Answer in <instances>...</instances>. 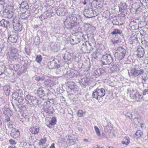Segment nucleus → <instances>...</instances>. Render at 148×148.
Instances as JSON below:
<instances>
[{
    "mask_svg": "<svg viewBox=\"0 0 148 148\" xmlns=\"http://www.w3.org/2000/svg\"><path fill=\"white\" fill-rule=\"evenodd\" d=\"M90 47V45L88 43V45L85 42L83 43L82 47V49L85 52L88 53L89 51V48Z\"/></svg>",
    "mask_w": 148,
    "mask_h": 148,
    "instance_id": "nucleus-17",
    "label": "nucleus"
},
{
    "mask_svg": "<svg viewBox=\"0 0 148 148\" xmlns=\"http://www.w3.org/2000/svg\"><path fill=\"white\" fill-rule=\"evenodd\" d=\"M71 43V45H73L74 44H77L79 42V41H77V39L76 38L74 39H72L70 40Z\"/></svg>",
    "mask_w": 148,
    "mask_h": 148,
    "instance_id": "nucleus-34",
    "label": "nucleus"
},
{
    "mask_svg": "<svg viewBox=\"0 0 148 148\" xmlns=\"http://www.w3.org/2000/svg\"><path fill=\"white\" fill-rule=\"evenodd\" d=\"M77 20L75 15L72 14L67 17L66 19L64 21V24L67 28H69L75 25Z\"/></svg>",
    "mask_w": 148,
    "mask_h": 148,
    "instance_id": "nucleus-2",
    "label": "nucleus"
},
{
    "mask_svg": "<svg viewBox=\"0 0 148 148\" xmlns=\"http://www.w3.org/2000/svg\"><path fill=\"white\" fill-rule=\"evenodd\" d=\"M59 11V10H57V13H58V11Z\"/></svg>",
    "mask_w": 148,
    "mask_h": 148,
    "instance_id": "nucleus-63",
    "label": "nucleus"
},
{
    "mask_svg": "<svg viewBox=\"0 0 148 148\" xmlns=\"http://www.w3.org/2000/svg\"><path fill=\"white\" fill-rule=\"evenodd\" d=\"M126 50L123 48L119 47L116 50L114 56L118 60H121L124 57L126 53Z\"/></svg>",
    "mask_w": 148,
    "mask_h": 148,
    "instance_id": "nucleus-4",
    "label": "nucleus"
},
{
    "mask_svg": "<svg viewBox=\"0 0 148 148\" xmlns=\"http://www.w3.org/2000/svg\"><path fill=\"white\" fill-rule=\"evenodd\" d=\"M99 50L100 49H96V50L92 54V56L93 58L95 59L98 58V57L100 55V53L99 51Z\"/></svg>",
    "mask_w": 148,
    "mask_h": 148,
    "instance_id": "nucleus-23",
    "label": "nucleus"
},
{
    "mask_svg": "<svg viewBox=\"0 0 148 148\" xmlns=\"http://www.w3.org/2000/svg\"><path fill=\"white\" fill-rule=\"evenodd\" d=\"M50 147V148H55L54 144V143L52 144Z\"/></svg>",
    "mask_w": 148,
    "mask_h": 148,
    "instance_id": "nucleus-52",
    "label": "nucleus"
},
{
    "mask_svg": "<svg viewBox=\"0 0 148 148\" xmlns=\"http://www.w3.org/2000/svg\"><path fill=\"white\" fill-rule=\"evenodd\" d=\"M25 49L26 52V54L27 55H29V54L30 53V50L29 49L27 48L26 47H25Z\"/></svg>",
    "mask_w": 148,
    "mask_h": 148,
    "instance_id": "nucleus-45",
    "label": "nucleus"
},
{
    "mask_svg": "<svg viewBox=\"0 0 148 148\" xmlns=\"http://www.w3.org/2000/svg\"><path fill=\"white\" fill-rule=\"evenodd\" d=\"M20 66L19 64H15L14 66V70L15 71H18L19 69Z\"/></svg>",
    "mask_w": 148,
    "mask_h": 148,
    "instance_id": "nucleus-37",
    "label": "nucleus"
},
{
    "mask_svg": "<svg viewBox=\"0 0 148 148\" xmlns=\"http://www.w3.org/2000/svg\"><path fill=\"white\" fill-rule=\"evenodd\" d=\"M36 80L39 81H43L45 79V77L42 76L41 77H37L35 78Z\"/></svg>",
    "mask_w": 148,
    "mask_h": 148,
    "instance_id": "nucleus-36",
    "label": "nucleus"
},
{
    "mask_svg": "<svg viewBox=\"0 0 148 148\" xmlns=\"http://www.w3.org/2000/svg\"><path fill=\"white\" fill-rule=\"evenodd\" d=\"M3 1L0 0V4H2L3 3Z\"/></svg>",
    "mask_w": 148,
    "mask_h": 148,
    "instance_id": "nucleus-58",
    "label": "nucleus"
},
{
    "mask_svg": "<svg viewBox=\"0 0 148 148\" xmlns=\"http://www.w3.org/2000/svg\"><path fill=\"white\" fill-rule=\"evenodd\" d=\"M7 58L9 61H15L20 58L17 49L12 47L10 48L6 54Z\"/></svg>",
    "mask_w": 148,
    "mask_h": 148,
    "instance_id": "nucleus-1",
    "label": "nucleus"
},
{
    "mask_svg": "<svg viewBox=\"0 0 148 148\" xmlns=\"http://www.w3.org/2000/svg\"><path fill=\"white\" fill-rule=\"evenodd\" d=\"M51 82V81L50 79H47L45 80V84L46 85H48Z\"/></svg>",
    "mask_w": 148,
    "mask_h": 148,
    "instance_id": "nucleus-44",
    "label": "nucleus"
},
{
    "mask_svg": "<svg viewBox=\"0 0 148 148\" xmlns=\"http://www.w3.org/2000/svg\"><path fill=\"white\" fill-rule=\"evenodd\" d=\"M72 54L67 52L65 53L64 57H63L64 59L65 60H67L68 61H72Z\"/></svg>",
    "mask_w": 148,
    "mask_h": 148,
    "instance_id": "nucleus-18",
    "label": "nucleus"
},
{
    "mask_svg": "<svg viewBox=\"0 0 148 148\" xmlns=\"http://www.w3.org/2000/svg\"><path fill=\"white\" fill-rule=\"evenodd\" d=\"M84 27L86 30L92 31L95 29L94 27L92 26L91 24L89 23H85L84 24Z\"/></svg>",
    "mask_w": 148,
    "mask_h": 148,
    "instance_id": "nucleus-22",
    "label": "nucleus"
},
{
    "mask_svg": "<svg viewBox=\"0 0 148 148\" xmlns=\"http://www.w3.org/2000/svg\"><path fill=\"white\" fill-rule=\"evenodd\" d=\"M90 48H89V51H88V53H90V51H91L92 50H93V49L92 48L90 47Z\"/></svg>",
    "mask_w": 148,
    "mask_h": 148,
    "instance_id": "nucleus-53",
    "label": "nucleus"
},
{
    "mask_svg": "<svg viewBox=\"0 0 148 148\" xmlns=\"http://www.w3.org/2000/svg\"><path fill=\"white\" fill-rule=\"evenodd\" d=\"M39 18L40 19L41 21H42L43 20L47 18L45 13L41 15L39 17Z\"/></svg>",
    "mask_w": 148,
    "mask_h": 148,
    "instance_id": "nucleus-41",
    "label": "nucleus"
},
{
    "mask_svg": "<svg viewBox=\"0 0 148 148\" xmlns=\"http://www.w3.org/2000/svg\"><path fill=\"white\" fill-rule=\"evenodd\" d=\"M138 93H137L136 92H135L133 94L131 95V96H130L131 98L133 99H135L136 98V97L137 95H136L137 94H138Z\"/></svg>",
    "mask_w": 148,
    "mask_h": 148,
    "instance_id": "nucleus-42",
    "label": "nucleus"
},
{
    "mask_svg": "<svg viewBox=\"0 0 148 148\" xmlns=\"http://www.w3.org/2000/svg\"><path fill=\"white\" fill-rule=\"evenodd\" d=\"M84 142H88V140L87 139H84Z\"/></svg>",
    "mask_w": 148,
    "mask_h": 148,
    "instance_id": "nucleus-57",
    "label": "nucleus"
},
{
    "mask_svg": "<svg viewBox=\"0 0 148 148\" xmlns=\"http://www.w3.org/2000/svg\"><path fill=\"white\" fill-rule=\"evenodd\" d=\"M69 141H70V142H73V140H69Z\"/></svg>",
    "mask_w": 148,
    "mask_h": 148,
    "instance_id": "nucleus-61",
    "label": "nucleus"
},
{
    "mask_svg": "<svg viewBox=\"0 0 148 148\" xmlns=\"http://www.w3.org/2000/svg\"><path fill=\"white\" fill-rule=\"evenodd\" d=\"M78 130L80 131V132H82V129L81 128H78Z\"/></svg>",
    "mask_w": 148,
    "mask_h": 148,
    "instance_id": "nucleus-56",
    "label": "nucleus"
},
{
    "mask_svg": "<svg viewBox=\"0 0 148 148\" xmlns=\"http://www.w3.org/2000/svg\"><path fill=\"white\" fill-rule=\"evenodd\" d=\"M109 148H113V147L112 146H110L109 147Z\"/></svg>",
    "mask_w": 148,
    "mask_h": 148,
    "instance_id": "nucleus-62",
    "label": "nucleus"
},
{
    "mask_svg": "<svg viewBox=\"0 0 148 148\" xmlns=\"http://www.w3.org/2000/svg\"><path fill=\"white\" fill-rule=\"evenodd\" d=\"M112 42L114 44H115L118 43L120 42V41L119 40H112Z\"/></svg>",
    "mask_w": 148,
    "mask_h": 148,
    "instance_id": "nucleus-48",
    "label": "nucleus"
},
{
    "mask_svg": "<svg viewBox=\"0 0 148 148\" xmlns=\"http://www.w3.org/2000/svg\"><path fill=\"white\" fill-rule=\"evenodd\" d=\"M10 143L11 144H16V143L15 142V141L12 139H10L9 140Z\"/></svg>",
    "mask_w": 148,
    "mask_h": 148,
    "instance_id": "nucleus-50",
    "label": "nucleus"
},
{
    "mask_svg": "<svg viewBox=\"0 0 148 148\" xmlns=\"http://www.w3.org/2000/svg\"><path fill=\"white\" fill-rule=\"evenodd\" d=\"M96 148H103V147H100L98 145H97V147Z\"/></svg>",
    "mask_w": 148,
    "mask_h": 148,
    "instance_id": "nucleus-55",
    "label": "nucleus"
},
{
    "mask_svg": "<svg viewBox=\"0 0 148 148\" xmlns=\"http://www.w3.org/2000/svg\"><path fill=\"white\" fill-rule=\"evenodd\" d=\"M84 15L86 18H90L97 16V13L92 8H86L84 12Z\"/></svg>",
    "mask_w": 148,
    "mask_h": 148,
    "instance_id": "nucleus-7",
    "label": "nucleus"
},
{
    "mask_svg": "<svg viewBox=\"0 0 148 148\" xmlns=\"http://www.w3.org/2000/svg\"><path fill=\"white\" fill-rule=\"evenodd\" d=\"M143 134V132L141 130L137 131L135 133V137L136 138H138L140 137Z\"/></svg>",
    "mask_w": 148,
    "mask_h": 148,
    "instance_id": "nucleus-28",
    "label": "nucleus"
},
{
    "mask_svg": "<svg viewBox=\"0 0 148 148\" xmlns=\"http://www.w3.org/2000/svg\"><path fill=\"white\" fill-rule=\"evenodd\" d=\"M75 84L73 82H71L68 87L71 90H73L75 88Z\"/></svg>",
    "mask_w": 148,
    "mask_h": 148,
    "instance_id": "nucleus-33",
    "label": "nucleus"
},
{
    "mask_svg": "<svg viewBox=\"0 0 148 148\" xmlns=\"http://www.w3.org/2000/svg\"><path fill=\"white\" fill-rule=\"evenodd\" d=\"M101 61L102 65H109L113 61V59L110 54L106 53L102 56Z\"/></svg>",
    "mask_w": 148,
    "mask_h": 148,
    "instance_id": "nucleus-5",
    "label": "nucleus"
},
{
    "mask_svg": "<svg viewBox=\"0 0 148 148\" xmlns=\"http://www.w3.org/2000/svg\"><path fill=\"white\" fill-rule=\"evenodd\" d=\"M5 121H6L7 123L9 122L10 121L9 117L8 116H6L5 117Z\"/></svg>",
    "mask_w": 148,
    "mask_h": 148,
    "instance_id": "nucleus-49",
    "label": "nucleus"
},
{
    "mask_svg": "<svg viewBox=\"0 0 148 148\" xmlns=\"http://www.w3.org/2000/svg\"><path fill=\"white\" fill-rule=\"evenodd\" d=\"M135 92V91L132 89H130L128 90V93L129 94L130 96Z\"/></svg>",
    "mask_w": 148,
    "mask_h": 148,
    "instance_id": "nucleus-39",
    "label": "nucleus"
},
{
    "mask_svg": "<svg viewBox=\"0 0 148 148\" xmlns=\"http://www.w3.org/2000/svg\"><path fill=\"white\" fill-rule=\"evenodd\" d=\"M10 148H16L12 146V147H11Z\"/></svg>",
    "mask_w": 148,
    "mask_h": 148,
    "instance_id": "nucleus-60",
    "label": "nucleus"
},
{
    "mask_svg": "<svg viewBox=\"0 0 148 148\" xmlns=\"http://www.w3.org/2000/svg\"><path fill=\"white\" fill-rule=\"evenodd\" d=\"M25 100L28 103H35V101L36 100V97L31 96L29 95H28L25 97Z\"/></svg>",
    "mask_w": 148,
    "mask_h": 148,
    "instance_id": "nucleus-10",
    "label": "nucleus"
},
{
    "mask_svg": "<svg viewBox=\"0 0 148 148\" xmlns=\"http://www.w3.org/2000/svg\"><path fill=\"white\" fill-rule=\"evenodd\" d=\"M20 8L27 10L29 9V6L27 3L23 1L20 4Z\"/></svg>",
    "mask_w": 148,
    "mask_h": 148,
    "instance_id": "nucleus-24",
    "label": "nucleus"
},
{
    "mask_svg": "<svg viewBox=\"0 0 148 148\" xmlns=\"http://www.w3.org/2000/svg\"><path fill=\"white\" fill-rule=\"evenodd\" d=\"M121 32L120 30L119 29H115L111 33L112 34H121Z\"/></svg>",
    "mask_w": 148,
    "mask_h": 148,
    "instance_id": "nucleus-35",
    "label": "nucleus"
},
{
    "mask_svg": "<svg viewBox=\"0 0 148 148\" xmlns=\"http://www.w3.org/2000/svg\"><path fill=\"white\" fill-rule=\"evenodd\" d=\"M44 110L45 112L49 114H52L54 112L53 107L51 106L45 107Z\"/></svg>",
    "mask_w": 148,
    "mask_h": 148,
    "instance_id": "nucleus-14",
    "label": "nucleus"
},
{
    "mask_svg": "<svg viewBox=\"0 0 148 148\" xmlns=\"http://www.w3.org/2000/svg\"><path fill=\"white\" fill-rule=\"evenodd\" d=\"M136 55L139 58H141L143 56L145 51L144 49L142 48L141 46H139L137 49V50L136 52Z\"/></svg>",
    "mask_w": 148,
    "mask_h": 148,
    "instance_id": "nucleus-9",
    "label": "nucleus"
},
{
    "mask_svg": "<svg viewBox=\"0 0 148 148\" xmlns=\"http://www.w3.org/2000/svg\"><path fill=\"white\" fill-rule=\"evenodd\" d=\"M142 5L145 7L148 5V0H140Z\"/></svg>",
    "mask_w": 148,
    "mask_h": 148,
    "instance_id": "nucleus-31",
    "label": "nucleus"
},
{
    "mask_svg": "<svg viewBox=\"0 0 148 148\" xmlns=\"http://www.w3.org/2000/svg\"><path fill=\"white\" fill-rule=\"evenodd\" d=\"M42 60V56L40 55H37L36 60L38 63H40Z\"/></svg>",
    "mask_w": 148,
    "mask_h": 148,
    "instance_id": "nucleus-30",
    "label": "nucleus"
},
{
    "mask_svg": "<svg viewBox=\"0 0 148 148\" xmlns=\"http://www.w3.org/2000/svg\"><path fill=\"white\" fill-rule=\"evenodd\" d=\"M105 90L103 88H97L93 91L92 97L97 99H99L105 95Z\"/></svg>",
    "mask_w": 148,
    "mask_h": 148,
    "instance_id": "nucleus-3",
    "label": "nucleus"
},
{
    "mask_svg": "<svg viewBox=\"0 0 148 148\" xmlns=\"http://www.w3.org/2000/svg\"><path fill=\"white\" fill-rule=\"evenodd\" d=\"M37 94L40 97L42 98L45 95V93L42 87L39 88L37 90Z\"/></svg>",
    "mask_w": 148,
    "mask_h": 148,
    "instance_id": "nucleus-15",
    "label": "nucleus"
},
{
    "mask_svg": "<svg viewBox=\"0 0 148 148\" xmlns=\"http://www.w3.org/2000/svg\"><path fill=\"white\" fill-rule=\"evenodd\" d=\"M143 93V95H146L147 94L148 95V89H145L144 90Z\"/></svg>",
    "mask_w": 148,
    "mask_h": 148,
    "instance_id": "nucleus-46",
    "label": "nucleus"
},
{
    "mask_svg": "<svg viewBox=\"0 0 148 148\" xmlns=\"http://www.w3.org/2000/svg\"><path fill=\"white\" fill-rule=\"evenodd\" d=\"M30 130L32 134H37L39 131V126H36L32 127L30 128Z\"/></svg>",
    "mask_w": 148,
    "mask_h": 148,
    "instance_id": "nucleus-20",
    "label": "nucleus"
},
{
    "mask_svg": "<svg viewBox=\"0 0 148 148\" xmlns=\"http://www.w3.org/2000/svg\"><path fill=\"white\" fill-rule=\"evenodd\" d=\"M4 71L3 70H2L0 68V75L2 74L4 72Z\"/></svg>",
    "mask_w": 148,
    "mask_h": 148,
    "instance_id": "nucleus-51",
    "label": "nucleus"
},
{
    "mask_svg": "<svg viewBox=\"0 0 148 148\" xmlns=\"http://www.w3.org/2000/svg\"><path fill=\"white\" fill-rule=\"evenodd\" d=\"M144 72V71L142 69L138 70L136 68L132 69L130 71V72H128L129 75L130 77H135L139 75L143 74Z\"/></svg>",
    "mask_w": 148,
    "mask_h": 148,
    "instance_id": "nucleus-6",
    "label": "nucleus"
},
{
    "mask_svg": "<svg viewBox=\"0 0 148 148\" xmlns=\"http://www.w3.org/2000/svg\"><path fill=\"white\" fill-rule=\"evenodd\" d=\"M124 140L121 142L122 143L123 145H128L130 143V139L128 136H126L124 137Z\"/></svg>",
    "mask_w": 148,
    "mask_h": 148,
    "instance_id": "nucleus-26",
    "label": "nucleus"
},
{
    "mask_svg": "<svg viewBox=\"0 0 148 148\" xmlns=\"http://www.w3.org/2000/svg\"><path fill=\"white\" fill-rule=\"evenodd\" d=\"M3 90L4 91H6L7 93H9L10 92L9 86H4Z\"/></svg>",
    "mask_w": 148,
    "mask_h": 148,
    "instance_id": "nucleus-38",
    "label": "nucleus"
},
{
    "mask_svg": "<svg viewBox=\"0 0 148 148\" xmlns=\"http://www.w3.org/2000/svg\"><path fill=\"white\" fill-rule=\"evenodd\" d=\"M11 136L14 138H17L20 136V133L18 130L16 129L12 130L10 134Z\"/></svg>",
    "mask_w": 148,
    "mask_h": 148,
    "instance_id": "nucleus-12",
    "label": "nucleus"
},
{
    "mask_svg": "<svg viewBox=\"0 0 148 148\" xmlns=\"http://www.w3.org/2000/svg\"><path fill=\"white\" fill-rule=\"evenodd\" d=\"M100 71V70L99 69H97V70L96 71H94V73H96V71Z\"/></svg>",
    "mask_w": 148,
    "mask_h": 148,
    "instance_id": "nucleus-59",
    "label": "nucleus"
},
{
    "mask_svg": "<svg viewBox=\"0 0 148 148\" xmlns=\"http://www.w3.org/2000/svg\"><path fill=\"white\" fill-rule=\"evenodd\" d=\"M56 118L53 116L52 117L51 120L47 123V125L49 128H51L54 126L56 124Z\"/></svg>",
    "mask_w": 148,
    "mask_h": 148,
    "instance_id": "nucleus-11",
    "label": "nucleus"
},
{
    "mask_svg": "<svg viewBox=\"0 0 148 148\" xmlns=\"http://www.w3.org/2000/svg\"><path fill=\"white\" fill-rule=\"evenodd\" d=\"M134 119H135V120H136V119L137 120V119H138V118H134Z\"/></svg>",
    "mask_w": 148,
    "mask_h": 148,
    "instance_id": "nucleus-64",
    "label": "nucleus"
},
{
    "mask_svg": "<svg viewBox=\"0 0 148 148\" xmlns=\"http://www.w3.org/2000/svg\"><path fill=\"white\" fill-rule=\"evenodd\" d=\"M77 115L79 117H81L83 116V112L82 110H79L77 113Z\"/></svg>",
    "mask_w": 148,
    "mask_h": 148,
    "instance_id": "nucleus-40",
    "label": "nucleus"
},
{
    "mask_svg": "<svg viewBox=\"0 0 148 148\" xmlns=\"http://www.w3.org/2000/svg\"><path fill=\"white\" fill-rule=\"evenodd\" d=\"M45 14L47 18L48 17H51L53 16V13H51L50 12V10H49L46 11L45 12Z\"/></svg>",
    "mask_w": 148,
    "mask_h": 148,
    "instance_id": "nucleus-27",
    "label": "nucleus"
},
{
    "mask_svg": "<svg viewBox=\"0 0 148 148\" xmlns=\"http://www.w3.org/2000/svg\"><path fill=\"white\" fill-rule=\"evenodd\" d=\"M136 97L135 98V99L137 101H141L143 100V96L141 95H140L138 93L136 94Z\"/></svg>",
    "mask_w": 148,
    "mask_h": 148,
    "instance_id": "nucleus-29",
    "label": "nucleus"
},
{
    "mask_svg": "<svg viewBox=\"0 0 148 148\" xmlns=\"http://www.w3.org/2000/svg\"><path fill=\"white\" fill-rule=\"evenodd\" d=\"M20 121L22 122L27 121L29 120V116L26 115L25 113H23L19 116Z\"/></svg>",
    "mask_w": 148,
    "mask_h": 148,
    "instance_id": "nucleus-16",
    "label": "nucleus"
},
{
    "mask_svg": "<svg viewBox=\"0 0 148 148\" xmlns=\"http://www.w3.org/2000/svg\"><path fill=\"white\" fill-rule=\"evenodd\" d=\"M46 141V139H41L39 142V144L40 145H43L45 143Z\"/></svg>",
    "mask_w": 148,
    "mask_h": 148,
    "instance_id": "nucleus-43",
    "label": "nucleus"
},
{
    "mask_svg": "<svg viewBox=\"0 0 148 148\" xmlns=\"http://www.w3.org/2000/svg\"><path fill=\"white\" fill-rule=\"evenodd\" d=\"M13 96L18 100V101L19 103L21 102L23 100V98L21 96H19L17 92H15L12 94Z\"/></svg>",
    "mask_w": 148,
    "mask_h": 148,
    "instance_id": "nucleus-19",
    "label": "nucleus"
},
{
    "mask_svg": "<svg viewBox=\"0 0 148 148\" xmlns=\"http://www.w3.org/2000/svg\"><path fill=\"white\" fill-rule=\"evenodd\" d=\"M86 1H84L83 2V3L84 5H85L87 4Z\"/></svg>",
    "mask_w": 148,
    "mask_h": 148,
    "instance_id": "nucleus-54",
    "label": "nucleus"
},
{
    "mask_svg": "<svg viewBox=\"0 0 148 148\" xmlns=\"http://www.w3.org/2000/svg\"><path fill=\"white\" fill-rule=\"evenodd\" d=\"M13 27L14 30L18 32L21 31L22 29V26L20 23L18 22H13Z\"/></svg>",
    "mask_w": 148,
    "mask_h": 148,
    "instance_id": "nucleus-13",
    "label": "nucleus"
},
{
    "mask_svg": "<svg viewBox=\"0 0 148 148\" xmlns=\"http://www.w3.org/2000/svg\"><path fill=\"white\" fill-rule=\"evenodd\" d=\"M126 116L129 119H131L132 117V114L130 113H127Z\"/></svg>",
    "mask_w": 148,
    "mask_h": 148,
    "instance_id": "nucleus-47",
    "label": "nucleus"
},
{
    "mask_svg": "<svg viewBox=\"0 0 148 148\" xmlns=\"http://www.w3.org/2000/svg\"><path fill=\"white\" fill-rule=\"evenodd\" d=\"M90 80V78L85 77L80 80L79 83L82 87H84L88 84Z\"/></svg>",
    "mask_w": 148,
    "mask_h": 148,
    "instance_id": "nucleus-8",
    "label": "nucleus"
},
{
    "mask_svg": "<svg viewBox=\"0 0 148 148\" xmlns=\"http://www.w3.org/2000/svg\"><path fill=\"white\" fill-rule=\"evenodd\" d=\"M8 40L10 41L11 42H16L17 40V37L15 34L10 35L8 37Z\"/></svg>",
    "mask_w": 148,
    "mask_h": 148,
    "instance_id": "nucleus-21",
    "label": "nucleus"
},
{
    "mask_svg": "<svg viewBox=\"0 0 148 148\" xmlns=\"http://www.w3.org/2000/svg\"><path fill=\"white\" fill-rule=\"evenodd\" d=\"M94 128L96 132V134L98 136H100L101 135L100 132L99 130V128L96 126H95L94 127Z\"/></svg>",
    "mask_w": 148,
    "mask_h": 148,
    "instance_id": "nucleus-32",
    "label": "nucleus"
},
{
    "mask_svg": "<svg viewBox=\"0 0 148 148\" xmlns=\"http://www.w3.org/2000/svg\"><path fill=\"white\" fill-rule=\"evenodd\" d=\"M29 12L28 11L26 12L25 11V12L24 13H23L21 15V17L22 18V19H26L27 17H29L30 16V14L29 13Z\"/></svg>",
    "mask_w": 148,
    "mask_h": 148,
    "instance_id": "nucleus-25",
    "label": "nucleus"
}]
</instances>
